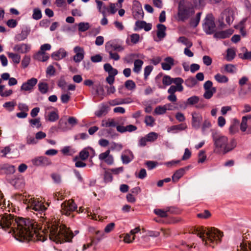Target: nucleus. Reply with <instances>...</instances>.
Here are the masks:
<instances>
[{"mask_svg": "<svg viewBox=\"0 0 251 251\" xmlns=\"http://www.w3.org/2000/svg\"><path fill=\"white\" fill-rule=\"evenodd\" d=\"M3 197L0 204V228L20 242H28L36 234V224L29 219L17 217L10 214L3 213Z\"/></svg>", "mask_w": 251, "mask_h": 251, "instance_id": "1", "label": "nucleus"}, {"mask_svg": "<svg viewBox=\"0 0 251 251\" xmlns=\"http://www.w3.org/2000/svg\"><path fill=\"white\" fill-rule=\"evenodd\" d=\"M46 230L50 240L56 244H62L65 242H70L75 235L79 233V230L75 231L73 233L66 226H59L57 225H49Z\"/></svg>", "mask_w": 251, "mask_h": 251, "instance_id": "2", "label": "nucleus"}, {"mask_svg": "<svg viewBox=\"0 0 251 251\" xmlns=\"http://www.w3.org/2000/svg\"><path fill=\"white\" fill-rule=\"evenodd\" d=\"M212 138L214 145V151L219 154H226L237 146V142L234 138L228 140V138L219 132H213Z\"/></svg>", "mask_w": 251, "mask_h": 251, "instance_id": "3", "label": "nucleus"}, {"mask_svg": "<svg viewBox=\"0 0 251 251\" xmlns=\"http://www.w3.org/2000/svg\"><path fill=\"white\" fill-rule=\"evenodd\" d=\"M196 234L201 239L205 245L212 248L221 242L223 236V232L215 227L206 228L203 226L198 227Z\"/></svg>", "mask_w": 251, "mask_h": 251, "instance_id": "4", "label": "nucleus"}, {"mask_svg": "<svg viewBox=\"0 0 251 251\" xmlns=\"http://www.w3.org/2000/svg\"><path fill=\"white\" fill-rule=\"evenodd\" d=\"M195 13L194 5L188 0H180L178 4L176 19L184 22L189 20Z\"/></svg>", "mask_w": 251, "mask_h": 251, "instance_id": "5", "label": "nucleus"}, {"mask_svg": "<svg viewBox=\"0 0 251 251\" xmlns=\"http://www.w3.org/2000/svg\"><path fill=\"white\" fill-rule=\"evenodd\" d=\"M20 201L27 205L26 208L33 210L36 215L41 218L44 217L47 206L43 202L34 198H30V196L26 198L24 196L21 197Z\"/></svg>", "mask_w": 251, "mask_h": 251, "instance_id": "6", "label": "nucleus"}, {"mask_svg": "<svg viewBox=\"0 0 251 251\" xmlns=\"http://www.w3.org/2000/svg\"><path fill=\"white\" fill-rule=\"evenodd\" d=\"M105 51L109 53V58L115 61L120 59V55L114 51H122L124 47L117 39H113L107 42L105 44Z\"/></svg>", "mask_w": 251, "mask_h": 251, "instance_id": "7", "label": "nucleus"}, {"mask_svg": "<svg viewBox=\"0 0 251 251\" xmlns=\"http://www.w3.org/2000/svg\"><path fill=\"white\" fill-rule=\"evenodd\" d=\"M202 27L204 31L207 35H211L214 33L216 30V25L212 14L206 15L204 20Z\"/></svg>", "mask_w": 251, "mask_h": 251, "instance_id": "8", "label": "nucleus"}, {"mask_svg": "<svg viewBox=\"0 0 251 251\" xmlns=\"http://www.w3.org/2000/svg\"><path fill=\"white\" fill-rule=\"evenodd\" d=\"M32 164L35 167H44L51 165L50 160L45 156H39L31 160Z\"/></svg>", "mask_w": 251, "mask_h": 251, "instance_id": "9", "label": "nucleus"}, {"mask_svg": "<svg viewBox=\"0 0 251 251\" xmlns=\"http://www.w3.org/2000/svg\"><path fill=\"white\" fill-rule=\"evenodd\" d=\"M234 12L231 9H226L221 14V20H219L220 25L223 27L224 25L223 20L225 19L226 23L230 25L234 20Z\"/></svg>", "mask_w": 251, "mask_h": 251, "instance_id": "10", "label": "nucleus"}, {"mask_svg": "<svg viewBox=\"0 0 251 251\" xmlns=\"http://www.w3.org/2000/svg\"><path fill=\"white\" fill-rule=\"evenodd\" d=\"M61 206L62 214L66 215H69L71 212L77 209V205L71 200L63 202Z\"/></svg>", "mask_w": 251, "mask_h": 251, "instance_id": "11", "label": "nucleus"}, {"mask_svg": "<svg viewBox=\"0 0 251 251\" xmlns=\"http://www.w3.org/2000/svg\"><path fill=\"white\" fill-rule=\"evenodd\" d=\"M133 152L129 149L125 150L122 153L121 159L123 164H128L134 159Z\"/></svg>", "mask_w": 251, "mask_h": 251, "instance_id": "12", "label": "nucleus"}, {"mask_svg": "<svg viewBox=\"0 0 251 251\" xmlns=\"http://www.w3.org/2000/svg\"><path fill=\"white\" fill-rule=\"evenodd\" d=\"M99 158L108 165H112L114 163V157L112 155L110 154V150H107L105 152L100 154Z\"/></svg>", "mask_w": 251, "mask_h": 251, "instance_id": "13", "label": "nucleus"}, {"mask_svg": "<svg viewBox=\"0 0 251 251\" xmlns=\"http://www.w3.org/2000/svg\"><path fill=\"white\" fill-rule=\"evenodd\" d=\"M37 82V79L34 77H32L29 79H28L26 82H24L22 84L21 87V91H31L33 89L34 87L36 85Z\"/></svg>", "mask_w": 251, "mask_h": 251, "instance_id": "14", "label": "nucleus"}, {"mask_svg": "<svg viewBox=\"0 0 251 251\" xmlns=\"http://www.w3.org/2000/svg\"><path fill=\"white\" fill-rule=\"evenodd\" d=\"M202 120L201 115L197 112H194L192 113V126L196 129L200 127L201 123Z\"/></svg>", "mask_w": 251, "mask_h": 251, "instance_id": "15", "label": "nucleus"}, {"mask_svg": "<svg viewBox=\"0 0 251 251\" xmlns=\"http://www.w3.org/2000/svg\"><path fill=\"white\" fill-rule=\"evenodd\" d=\"M74 51L75 53V55L73 57V60L75 63L80 62L84 57V49L79 46H76L74 48Z\"/></svg>", "mask_w": 251, "mask_h": 251, "instance_id": "16", "label": "nucleus"}, {"mask_svg": "<svg viewBox=\"0 0 251 251\" xmlns=\"http://www.w3.org/2000/svg\"><path fill=\"white\" fill-rule=\"evenodd\" d=\"M30 49V45L24 43L16 45L13 48L14 51L21 53H25L29 51Z\"/></svg>", "mask_w": 251, "mask_h": 251, "instance_id": "17", "label": "nucleus"}, {"mask_svg": "<svg viewBox=\"0 0 251 251\" xmlns=\"http://www.w3.org/2000/svg\"><path fill=\"white\" fill-rule=\"evenodd\" d=\"M187 128L186 124L181 123L177 125H174L167 128V132L174 134L177 133L179 131L185 130Z\"/></svg>", "mask_w": 251, "mask_h": 251, "instance_id": "18", "label": "nucleus"}, {"mask_svg": "<svg viewBox=\"0 0 251 251\" xmlns=\"http://www.w3.org/2000/svg\"><path fill=\"white\" fill-rule=\"evenodd\" d=\"M174 65V59L170 56L167 57L164 59V62L161 63V67L163 70L169 71Z\"/></svg>", "mask_w": 251, "mask_h": 251, "instance_id": "19", "label": "nucleus"}, {"mask_svg": "<svg viewBox=\"0 0 251 251\" xmlns=\"http://www.w3.org/2000/svg\"><path fill=\"white\" fill-rule=\"evenodd\" d=\"M234 30L232 29H228L226 30L216 32L214 36L216 38L225 39L228 38L233 33Z\"/></svg>", "mask_w": 251, "mask_h": 251, "instance_id": "20", "label": "nucleus"}, {"mask_svg": "<svg viewBox=\"0 0 251 251\" xmlns=\"http://www.w3.org/2000/svg\"><path fill=\"white\" fill-rule=\"evenodd\" d=\"M68 53L63 48L59 49L57 51L53 52L51 54V57L55 60H59L65 58Z\"/></svg>", "mask_w": 251, "mask_h": 251, "instance_id": "21", "label": "nucleus"}, {"mask_svg": "<svg viewBox=\"0 0 251 251\" xmlns=\"http://www.w3.org/2000/svg\"><path fill=\"white\" fill-rule=\"evenodd\" d=\"M31 29L29 26H25L22 29L21 33L18 34L17 39L19 41H23L27 38L30 32Z\"/></svg>", "mask_w": 251, "mask_h": 251, "instance_id": "22", "label": "nucleus"}, {"mask_svg": "<svg viewBox=\"0 0 251 251\" xmlns=\"http://www.w3.org/2000/svg\"><path fill=\"white\" fill-rule=\"evenodd\" d=\"M134 2H136L138 5L136 6V8L133 10V16L136 19H142L144 17V12L141 5L138 1H135Z\"/></svg>", "mask_w": 251, "mask_h": 251, "instance_id": "23", "label": "nucleus"}, {"mask_svg": "<svg viewBox=\"0 0 251 251\" xmlns=\"http://www.w3.org/2000/svg\"><path fill=\"white\" fill-rule=\"evenodd\" d=\"M89 150L93 154H95V150L91 147H87L83 149L79 152V157L82 160H86L89 156Z\"/></svg>", "mask_w": 251, "mask_h": 251, "instance_id": "24", "label": "nucleus"}, {"mask_svg": "<svg viewBox=\"0 0 251 251\" xmlns=\"http://www.w3.org/2000/svg\"><path fill=\"white\" fill-rule=\"evenodd\" d=\"M33 58L34 59L41 62H45L47 61L50 56L48 53H43L42 52L38 50L34 55Z\"/></svg>", "mask_w": 251, "mask_h": 251, "instance_id": "25", "label": "nucleus"}, {"mask_svg": "<svg viewBox=\"0 0 251 251\" xmlns=\"http://www.w3.org/2000/svg\"><path fill=\"white\" fill-rule=\"evenodd\" d=\"M202 14L201 12L197 13L195 17H191L189 21L190 25L193 27L196 28L200 23L201 15Z\"/></svg>", "mask_w": 251, "mask_h": 251, "instance_id": "26", "label": "nucleus"}, {"mask_svg": "<svg viewBox=\"0 0 251 251\" xmlns=\"http://www.w3.org/2000/svg\"><path fill=\"white\" fill-rule=\"evenodd\" d=\"M157 37L160 40H161L163 39L166 35V33L165 32L166 27L163 24H159L157 25Z\"/></svg>", "mask_w": 251, "mask_h": 251, "instance_id": "27", "label": "nucleus"}, {"mask_svg": "<svg viewBox=\"0 0 251 251\" xmlns=\"http://www.w3.org/2000/svg\"><path fill=\"white\" fill-rule=\"evenodd\" d=\"M239 121L237 119H234L229 127V131L230 134H234L239 131L238 126Z\"/></svg>", "mask_w": 251, "mask_h": 251, "instance_id": "28", "label": "nucleus"}, {"mask_svg": "<svg viewBox=\"0 0 251 251\" xmlns=\"http://www.w3.org/2000/svg\"><path fill=\"white\" fill-rule=\"evenodd\" d=\"M109 107L107 104H102L99 109L95 112V115L98 117H101L105 115L108 112Z\"/></svg>", "mask_w": 251, "mask_h": 251, "instance_id": "29", "label": "nucleus"}, {"mask_svg": "<svg viewBox=\"0 0 251 251\" xmlns=\"http://www.w3.org/2000/svg\"><path fill=\"white\" fill-rule=\"evenodd\" d=\"M185 169L180 168L176 171L172 176V180L174 182H176L184 175Z\"/></svg>", "mask_w": 251, "mask_h": 251, "instance_id": "30", "label": "nucleus"}, {"mask_svg": "<svg viewBox=\"0 0 251 251\" xmlns=\"http://www.w3.org/2000/svg\"><path fill=\"white\" fill-rule=\"evenodd\" d=\"M183 82L184 80L181 77H176L172 79V83L176 85V86L179 89V92H182L183 90V87L182 85Z\"/></svg>", "mask_w": 251, "mask_h": 251, "instance_id": "31", "label": "nucleus"}, {"mask_svg": "<svg viewBox=\"0 0 251 251\" xmlns=\"http://www.w3.org/2000/svg\"><path fill=\"white\" fill-rule=\"evenodd\" d=\"M143 63L144 62L141 59L135 60L134 61L133 71L136 74H139L141 70Z\"/></svg>", "mask_w": 251, "mask_h": 251, "instance_id": "32", "label": "nucleus"}, {"mask_svg": "<svg viewBox=\"0 0 251 251\" xmlns=\"http://www.w3.org/2000/svg\"><path fill=\"white\" fill-rule=\"evenodd\" d=\"M123 148V146L121 143L112 142L110 144V148L108 150H110V151H120Z\"/></svg>", "mask_w": 251, "mask_h": 251, "instance_id": "33", "label": "nucleus"}, {"mask_svg": "<svg viewBox=\"0 0 251 251\" xmlns=\"http://www.w3.org/2000/svg\"><path fill=\"white\" fill-rule=\"evenodd\" d=\"M38 90L42 94H46L49 90V86L46 82H40L38 84Z\"/></svg>", "mask_w": 251, "mask_h": 251, "instance_id": "34", "label": "nucleus"}, {"mask_svg": "<svg viewBox=\"0 0 251 251\" xmlns=\"http://www.w3.org/2000/svg\"><path fill=\"white\" fill-rule=\"evenodd\" d=\"M138 57V55L135 53H130L126 55L124 59V62L127 64H131L135 61V58Z\"/></svg>", "mask_w": 251, "mask_h": 251, "instance_id": "35", "label": "nucleus"}, {"mask_svg": "<svg viewBox=\"0 0 251 251\" xmlns=\"http://www.w3.org/2000/svg\"><path fill=\"white\" fill-rule=\"evenodd\" d=\"M177 42L181 43L185 45L186 48H191L193 46V43L188 38L184 36H180L177 39Z\"/></svg>", "mask_w": 251, "mask_h": 251, "instance_id": "36", "label": "nucleus"}, {"mask_svg": "<svg viewBox=\"0 0 251 251\" xmlns=\"http://www.w3.org/2000/svg\"><path fill=\"white\" fill-rule=\"evenodd\" d=\"M16 103L14 101H10L5 102L3 104V107L9 112H11L14 110Z\"/></svg>", "mask_w": 251, "mask_h": 251, "instance_id": "37", "label": "nucleus"}, {"mask_svg": "<svg viewBox=\"0 0 251 251\" xmlns=\"http://www.w3.org/2000/svg\"><path fill=\"white\" fill-rule=\"evenodd\" d=\"M214 78L218 82L221 83H226L228 81V78L227 76L220 74H217L215 75Z\"/></svg>", "mask_w": 251, "mask_h": 251, "instance_id": "38", "label": "nucleus"}, {"mask_svg": "<svg viewBox=\"0 0 251 251\" xmlns=\"http://www.w3.org/2000/svg\"><path fill=\"white\" fill-rule=\"evenodd\" d=\"M7 55L9 58L12 60V61L15 64H19L21 60V56L18 54L13 52H8Z\"/></svg>", "mask_w": 251, "mask_h": 251, "instance_id": "39", "label": "nucleus"}, {"mask_svg": "<svg viewBox=\"0 0 251 251\" xmlns=\"http://www.w3.org/2000/svg\"><path fill=\"white\" fill-rule=\"evenodd\" d=\"M145 136L148 142H153L158 138V134L155 132H151L147 134Z\"/></svg>", "mask_w": 251, "mask_h": 251, "instance_id": "40", "label": "nucleus"}, {"mask_svg": "<svg viewBox=\"0 0 251 251\" xmlns=\"http://www.w3.org/2000/svg\"><path fill=\"white\" fill-rule=\"evenodd\" d=\"M42 14L41 10L39 8H35L33 10L32 18L35 20H39L41 19Z\"/></svg>", "mask_w": 251, "mask_h": 251, "instance_id": "41", "label": "nucleus"}, {"mask_svg": "<svg viewBox=\"0 0 251 251\" xmlns=\"http://www.w3.org/2000/svg\"><path fill=\"white\" fill-rule=\"evenodd\" d=\"M249 93L247 88L244 86H241L238 89V95L241 99H245Z\"/></svg>", "mask_w": 251, "mask_h": 251, "instance_id": "42", "label": "nucleus"}, {"mask_svg": "<svg viewBox=\"0 0 251 251\" xmlns=\"http://www.w3.org/2000/svg\"><path fill=\"white\" fill-rule=\"evenodd\" d=\"M90 28V24L87 22H80L78 25V30L80 32H85Z\"/></svg>", "mask_w": 251, "mask_h": 251, "instance_id": "43", "label": "nucleus"}, {"mask_svg": "<svg viewBox=\"0 0 251 251\" xmlns=\"http://www.w3.org/2000/svg\"><path fill=\"white\" fill-rule=\"evenodd\" d=\"M200 100V98L198 96H193L189 98L186 102V104L188 105H192L198 103Z\"/></svg>", "mask_w": 251, "mask_h": 251, "instance_id": "44", "label": "nucleus"}, {"mask_svg": "<svg viewBox=\"0 0 251 251\" xmlns=\"http://www.w3.org/2000/svg\"><path fill=\"white\" fill-rule=\"evenodd\" d=\"M185 83L187 87L192 88L197 84V80L195 77H190L185 80Z\"/></svg>", "mask_w": 251, "mask_h": 251, "instance_id": "45", "label": "nucleus"}, {"mask_svg": "<svg viewBox=\"0 0 251 251\" xmlns=\"http://www.w3.org/2000/svg\"><path fill=\"white\" fill-rule=\"evenodd\" d=\"M216 91V88L215 87L211 88V90H205L203 97L206 99H210L212 97Z\"/></svg>", "mask_w": 251, "mask_h": 251, "instance_id": "46", "label": "nucleus"}, {"mask_svg": "<svg viewBox=\"0 0 251 251\" xmlns=\"http://www.w3.org/2000/svg\"><path fill=\"white\" fill-rule=\"evenodd\" d=\"M103 180L105 183H109L113 180V176L110 171H105L103 175Z\"/></svg>", "mask_w": 251, "mask_h": 251, "instance_id": "47", "label": "nucleus"}, {"mask_svg": "<svg viewBox=\"0 0 251 251\" xmlns=\"http://www.w3.org/2000/svg\"><path fill=\"white\" fill-rule=\"evenodd\" d=\"M59 119V115L55 111H51L48 114V120L51 122H54Z\"/></svg>", "mask_w": 251, "mask_h": 251, "instance_id": "48", "label": "nucleus"}, {"mask_svg": "<svg viewBox=\"0 0 251 251\" xmlns=\"http://www.w3.org/2000/svg\"><path fill=\"white\" fill-rule=\"evenodd\" d=\"M144 122L147 126L152 127L154 125L155 120L151 116H146L145 118Z\"/></svg>", "mask_w": 251, "mask_h": 251, "instance_id": "49", "label": "nucleus"}, {"mask_svg": "<svg viewBox=\"0 0 251 251\" xmlns=\"http://www.w3.org/2000/svg\"><path fill=\"white\" fill-rule=\"evenodd\" d=\"M235 51L231 49H228L226 50V59L228 61L232 60L235 56Z\"/></svg>", "mask_w": 251, "mask_h": 251, "instance_id": "50", "label": "nucleus"}, {"mask_svg": "<svg viewBox=\"0 0 251 251\" xmlns=\"http://www.w3.org/2000/svg\"><path fill=\"white\" fill-rule=\"evenodd\" d=\"M248 127V121H247L246 117H242L241 123L240 125V130L242 132H245L247 130Z\"/></svg>", "mask_w": 251, "mask_h": 251, "instance_id": "51", "label": "nucleus"}, {"mask_svg": "<svg viewBox=\"0 0 251 251\" xmlns=\"http://www.w3.org/2000/svg\"><path fill=\"white\" fill-rule=\"evenodd\" d=\"M211 126V124L210 122L207 120H204L201 127V131L202 134L204 135L206 134V129L210 128Z\"/></svg>", "mask_w": 251, "mask_h": 251, "instance_id": "52", "label": "nucleus"}, {"mask_svg": "<svg viewBox=\"0 0 251 251\" xmlns=\"http://www.w3.org/2000/svg\"><path fill=\"white\" fill-rule=\"evenodd\" d=\"M154 213L161 218H166L168 217L167 211L161 209H155L153 211Z\"/></svg>", "mask_w": 251, "mask_h": 251, "instance_id": "53", "label": "nucleus"}, {"mask_svg": "<svg viewBox=\"0 0 251 251\" xmlns=\"http://www.w3.org/2000/svg\"><path fill=\"white\" fill-rule=\"evenodd\" d=\"M126 88L128 90H132L136 87L135 83L132 80H127L125 83Z\"/></svg>", "mask_w": 251, "mask_h": 251, "instance_id": "54", "label": "nucleus"}, {"mask_svg": "<svg viewBox=\"0 0 251 251\" xmlns=\"http://www.w3.org/2000/svg\"><path fill=\"white\" fill-rule=\"evenodd\" d=\"M166 112V109L164 105L157 106L154 109V113L157 115H163Z\"/></svg>", "mask_w": 251, "mask_h": 251, "instance_id": "55", "label": "nucleus"}, {"mask_svg": "<svg viewBox=\"0 0 251 251\" xmlns=\"http://www.w3.org/2000/svg\"><path fill=\"white\" fill-rule=\"evenodd\" d=\"M58 125L62 132L67 130V123L65 120L61 119L58 122Z\"/></svg>", "mask_w": 251, "mask_h": 251, "instance_id": "56", "label": "nucleus"}, {"mask_svg": "<svg viewBox=\"0 0 251 251\" xmlns=\"http://www.w3.org/2000/svg\"><path fill=\"white\" fill-rule=\"evenodd\" d=\"M251 251V246H248L247 243L242 242L240 243L239 249H237L238 251Z\"/></svg>", "mask_w": 251, "mask_h": 251, "instance_id": "57", "label": "nucleus"}, {"mask_svg": "<svg viewBox=\"0 0 251 251\" xmlns=\"http://www.w3.org/2000/svg\"><path fill=\"white\" fill-rule=\"evenodd\" d=\"M172 79L170 76L165 75L162 78V83L165 86H169L172 83Z\"/></svg>", "mask_w": 251, "mask_h": 251, "instance_id": "58", "label": "nucleus"}, {"mask_svg": "<svg viewBox=\"0 0 251 251\" xmlns=\"http://www.w3.org/2000/svg\"><path fill=\"white\" fill-rule=\"evenodd\" d=\"M30 57L29 56L25 55L22 60L21 64L24 69L26 68L29 64Z\"/></svg>", "mask_w": 251, "mask_h": 251, "instance_id": "59", "label": "nucleus"}, {"mask_svg": "<svg viewBox=\"0 0 251 251\" xmlns=\"http://www.w3.org/2000/svg\"><path fill=\"white\" fill-rule=\"evenodd\" d=\"M29 122L32 126H35L38 128H40L41 126L40 118L30 119Z\"/></svg>", "mask_w": 251, "mask_h": 251, "instance_id": "60", "label": "nucleus"}, {"mask_svg": "<svg viewBox=\"0 0 251 251\" xmlns=\"http://www.w3.org/2000/svg\"><path fill=\"white\" fill-rule=\"evenodd\" d=\"M153 66L148 65L144 68V79H147L153 70Z\"/></svg>", "mask_w": 251, "mask_h": 251, "instance_id": "61", "label": "nucleus"}, {"mask_svg": "<svg viewBox=\"0 0 251 251\" xmlns=\"http://www.w3.org/2000/svg\"><path fill=\"white\" fill-rule=\"evenodd\" d=\"M67 83L65 79V77L64 75H62L60 76L59 79L57 82V86L61 88L62 89H64L66 87Z\"/></svg>", "mask_w": 251, "mask_h": 251, "instance_id": "62", "label": "nucleus"}, {"mask_svg": "<svg viewBox=\"0 0 251 251\" xmlns=\"http://www.w3.org/2000/svg\"><path fill=\"white\" fill-rule=\"evenodd\" d=\"M211 215L210 212L207 210H205L203 212L198 213L197 217L201 219H207Z\"/></svg>", "mask_w": 251, "mask_h": 251, "instance_id": "63", "label": "nucleus"}, {"mask_svg": "<svg viewBox=\"0 0 251 251\" xmlns=\"http://www.w3.org/2000/svg\"><path fill=\"white\" fill-rule=\"evenodd\" d=\"M131 42L133 44H137L140 39V35L137 33H134L130 36Z\"/></svg>", "mask_w": 251, "mask_h": 251, "instance_id": "64", "label": "nucleus"}]
</instances>
